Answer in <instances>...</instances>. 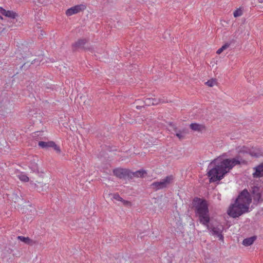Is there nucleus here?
I'll use <instances>...</instances> for the list:
<instances>
[{
  "instance_id": "obj_17",
  "label": "nucleus",
  "mask_w": 263,
  "mask_h": 263,
  "mask_svg": "<svg viewBox=\"0 0 263 263\" xmlns=\"http://www.w3.org/2000/svg\"><path fill=\"white\" fill-rule=\"evenodd\" d=\"M230 43H226L224 45L222 46L221 48L217 50L216 53L218 54H220L223 50L228 48L230 46Z\"/></svg>"
},
{
  "instance_id": "obj_2",
  "label": "nucleus",
  "mask_w": 263,
  "mask_h": 263,
  "mask_svg": "<svg viewBox=\"0 0 263 263\" xmlns=\"http://www.w3.org/2000/svg\"><path fill=\"white\" fill-rule=\"evenodd\" d=\"M193 205L195 208L196 215L198 217L200 223L206 227L212 235L217 237L220 240L223 241L224 237L222 235L223 226L221 224L210 226L209 224L210 218L206 201L196 197L193 201Z\"/></svg>"
},
{
  "instance_id": "obj_15",
  "label": "nucleus",
  "mask_w": 263,
  "mask_h": 263,
  "mask_svg": "<svg viewBox=\"0 0 263 263\" xmlns=\"http://www.w3.org/2000/svg\"><path fill=\"white\" fill-rule=\"evenodd\" d=\"M256 238L251 237L245 239L242 241V244L245 246H249L251 245L255 241Z\"/></svg>"
},
{
  "instance_id": "obj_8",
  "label": "nucleus",
  "mask_w": 263,
  "mask_h": 263,
  "mask_svg": "<svg viewBox=\"0 0 263 263\" xmlns=\"http://www.w3.org/2000/svg\"><path fill=\"white\" fill-rule=\"evenodd\" d=\"M253 197L254 200L258 202L263 200L262 195L261 194L260 189L258 186H254L252 188Z\"/></svg>"
},
{
  "instance_id": "obj_25",
  "label": "nucleus",
  "mask_w": 263,
  "mask_h": 263,
  "mask_svg": "<svg viewBox=\"0 0 263 263\" xmlns=\"http://www.w3.org/2000/svg\"><path fill=\"white\" fill-rule=\"evenodd\" d=\"M161 102V101L160 100H157L156 99H153L152 105H157Z\"/></svg>"
},
{
  "instance_id": "obj_16",
  "label": "nucleus",
  "mask_w": 263,
  "mask_h": 263,
  "mask_svg": "<svg viewBox=\"0 0 263 263\" xmlns=\"http://www.w3.org/2000/svg\"><path fill=\"white\" fill-rule=\"evenodd\" d=\"M18 178L22 181L28 182L29 181V177L25 174L21 173L18 175Z\"/></svg>"
},
{
  "instance_id": "obj_20",
  "label": "nucleus",
  "mask_w": 263,
  "mask_h": 263,
  "mask_svg": "<svg viewBox=\"0 0 263 263\" xmlns=\"http://www.w3.org/2000/svg\"><path fill=\"white\" fill-rule=\"evenodd\" d=\"M153 98H146L144 101V104L147 106H150L152 105V101Z\"/></svg>"
},
{
  "instance_id": "obj_7",
  "label": "nucleus",
  "mask_w": 263,
  "mask_h": 263,
  "mask_svg": "<svg viewBox=\"0 0 263 263\" xmlns=\"http://www.w3.org/2000/svg\"><path fill=\"white\" fill-rule=\"evenodd\" d=\"M250 155L255 158L263 156V149L257 146L250 147Z\"/></svg>"
},
{
  "instance_id": "obj_19",
  "label": "nucleus",
  "mask_w": 263,
  "mask_h": 263,
  "mask_svg": "<svg viewBox=\"0 0 263 263\" xmlns=\"http://www.w3.org/2000/svg\"><path fill=\"white\" fill-rule=\"evenodd\" d=\"M242 14V11L240 9H237L233 13L234 16L237 17L241 16Z\"/></svg>"
},
{
  "instance_id": "obj_5",
  "label": "nucleus",
  "mask_w": 263,
  "mask_h": 263,
  "mask_svg": "<svg viewBox=\"0 0 263 263\" xmlns=\"http://www.w3.org/2000/svg\"><path fill=\"white\" fill-rule=\"evenodd\" d=\"M86 8L85 5L83 4L76 5L67 9L66 11V14L67 16H71L83 11Z\"/></svg>"
},
{
  "instance_id": "obj_28",
  "label": "nucleus",
  "mask_w": 263,
  "mask_h": 263,
  "mask_svg": "<svg viewBox=\"0 0 263 263\" xmlns=\"http://www.w3.org/2000/svg\"><path fill=\"white\" fill-rule=\"evenodd\" d=\"M259 1V3H262L263 2V0H258Z\"/></svg>"
},
{
  "instance_id": "obj_27",
  "label": "nucleus",
  "mask_w": 263,
  "mask_h": 263,
  "mask_svg": "<svg viewBox=\"0 0 263 263\" xmlns=\"http://www.w3.org/2000/svg\"><path fill=\"white\" fill-rule=\"evenodd\" d=\"M121 201V202H123V203L124 205H129V204H130V203L129 201H126V200H124V199H123V200H122V201Z\"/></svg>"
},
{
  "instance_id": "obj_26",
  "label": "nucleus",
  "mask_w": 263,
  "mask_h": 263,
  "mask_svg": "<svg viewBox=\"0 0 263 263\" xmlns=\"http://www.w3.org/2000/svg\"><path fill=\"white\" fill-rule=\"evenodd\" d=\"M176 135L180 139H181L184 137L183 135L180 133H177Z\"/></svg>"
},
{
  "instance_id": "obj_10",
  "label": "nucleus",
  "mask_w": 263,
  "mask_h": 263,
  "mask_svg": "<svg viewBox=\"0 0 263 263\" xmlns=\"http://www.w3.org/2000/svg\"><path fill=\"white\" fill-rule=\"evenodd\" d=\"M255 172L253 173L254 178H258L263 177V162L253 168Z\"/></svg>"
},
{
  "instance_id": "obj_1",
  "label": "nucleus",
  "mask_w": 263,
  "mask_h": 263,
  "mask_svg": "<svg viewBox=\"0 0 263 263\" xmlns=\"http://www.w3.org/2000/svg\"><path fill=\"white\" fill-rule=\"evenodd\" d=\"M236 151L237 155L234 158L222 159L219 157L209 164L208 176L210 177V182L221 180L234 166L245 163L243 157L246 155H250V147L240 145L236 147Z\"/></svg>"
},
{
  "instance_id": "obj_12",
  "label": "nucleus",
  "mask_w": 263,
  "mask_h": 263,
  "mask_svg": "<svg viewBox=\"0 0 263 263\" xmlns=\"http://www.w3.org/2000/svg\"><path fill=\"white\" fill-rule=\"evenodd\" d=\"M0 13L5 16L11 18H15L17 16V14L15 12L12 11L6 10L2 7H0Z\"/></svg>"
},
{
  "instance_id": "obj_3",
  "label": "nucleus",
  "mask_w": 263,
  "mask_h": 263,
  "mask_svg": "<svg viewBox=\"0 0 263 263\" xmlns=\"http://www.w3.org/2000/svg\"><path fill=\"white\" fill-rule=\"evenodd\" d=\"M251 198L247 190H244L239 195L235 202L230 206L228 214L233 218H236L248 212Z\"/></svg>"
},
{
  "instance_id": "obj_30",
  "label": "nucleus",
  "mask_w": 263,
  "mask_h": 263,
  "mask_svg": "<svg viewBox=\"0 0 263 263\" xmlns=\"http://www.w3.org/2000/svg\"><path fill=\"white\" fill-rule=\"evenodd\" d=\"M0 19H3V17L0 15Z\"/></svg>"
},
{
  "instance_id": "obj_13",
  "label": "nucleus",
  "mask_w": 263,
  "mask_h": 263,
  "mask_svg": "<svg viewBox=\"0 0 263 263\" xmlns=\"http://www.w3.org/2000/svg\"><path fill=\"white\" fill-rule=\"evenodd\" d=\"M190 126L194 131H202L205 129V126L203 125L196 123L191 124Z\"/></svg>"
},
{
  "instance_id": "obj_4",
  "label": "nucleus",
  "mask_w": 263,
  "mask_h": 263,
  "mask_svg": "<svg viewBox=\"0 0 263 263\" xmlns=\"http://www.w3.org/2000/svg\"><path fill=\"white\" fill-rule=\"evenodd\" d=\"M174 179V178L173 175L167 176L164 179L160 180L159 181L154 182L151 184V186L156 191L162 189L166 187L172 183Z\"/></svg>"
},
{
  "instance_id": "obj_14",
  "label": "nucleus",
  "mask_w": 263,
  "mask_h": 263,
  "mask_svg": "<svg viewBox=\"0 0 263 263\" xmlns=\"http://www.w3.org/2000/svg\"><path fill=\"white\" fill-rule=\"evenodd\" d=\"M17 239L27 245H33V244L34 243L33 240L28 237H25L23 236H18L17 237Z\"/></svg>"
},
{
  "instance_id": "obj_6",
  "label": "nucleus",
  "mask_w": 263,
  "mask_h": 263,
  "mask_svg": "<svg viewBox=\"0 0 263 263\" xmlns=\"http://www.w3.org/2000/svg\"><path fill=\"white\" fill-rule=\"evenodd\" d=\"M39 145L43 148H48V147H52L58 153H60L61 149L53 141L44 142L40 141Z\"/></svg>"
},
{
  "instance_id": "obj_9",
  "label": "nucleus",
  "mask_w": 263,
  "mask_h": 263,
  "mask_svg": "<svg viewBox=\"0 0 263 263\" xmlns=\"http://www.w3.org/2000/svg\"><path fill=\"white\" fill-rule=\"evenodd\" d=\"M114 175L119 178H124L128 176V171L126 169L117 168L113 171Z\"/></svg>"
},
{
  "instance_id": "obj_11",
  "label": "nucleus",
  "mask_w": 263,
  "mask_h": 263,
  "mask_svg": "<svg viewBox=\"0 0 263 263\" xmlns=\"http://www.w3.org/2000/svg\"><path fill=\"white\" fill-rule=\"evenodd\" d=\"M87 42V40L85 39H79L72 44V48L73 50L83 48Z\"/></svg>"
},
{
  "instance_id": "obj_29",
  "label": "nucleus",
  "mask_w": 263,
  "mask_h": 263,
  "mask_svg": "<svg viewBox=\"0 0 263 263\" xmlns=\"http://www.w3.org/2000/svg\"><path fill=\"white\" fill-rule=\"evenodd\" d=\"M34 185H35V186L37 187V189H38V185H36V184H35Z\"/></svg>"
},
{
  "instance_id": "obj_22",
  "label": "nucleus",
  "mask_w": 263,
  "mask_h": 263,
  "mask_svg": "<svg viewBox=\"0 0 263 263\" xmlns=\"http://www.w3.org/2000/svg\"><path fill=\"white\" fill-rule=\"evenodd\" d=\"M216 82L215 80L212 79L211 80L207 81L206 82V84L210 87H212L216 84Z\"/></svg>"
},
{
  "instance_id": "obj_23",
  "label": "nucleus",
  "mask_w": 263,
  "mask_h": 263,
  "mask_svg": "<svg viewBox=\"0 0 263 263\" xmlns=\"http://www.w3.org/2000/svg\"><path fill=\"white\" fill-rule=\"evenodd\" d=\"M13 198L12 199L14 200V201L15 202H18L19 200L21 199L20 197L17 195L16 194H13Z\"/></svg>"
},
{
  "instance_id": "obj_21",
  "label": "nucleus",
  "mask_w": 263,
  "mask_h": 263,
  "mask_svg": "<svg viewBox=\"0 0 263 263\" xmlns=\"http://www.w3.org/2000/svg\"><path fill=\"white\" fill-rule=\"evenodd\" d=\"M112 198L117 200V201H122L123 200V198L122 197H121L120 196V195L118 194V193H116V194H113L112 195Z\"/></svg>"
},
{
  "instance_id": "obj_18",
  "label": "nucleus",
  "mask_w": 263,
  "mask_h": 263,
  "mask_svg": "<svg viewBox=\"0 0 263 263\" xmlns=\"http://www.w3.org/2000/svg\"><path fill=\"white\" fill-rule=\"evenodd\" d=\"M146 174L145 171H138L134 173L133 175L135 177H141L144 175V174Z\"/></svg>"
},
{
  "instance_id": "obj_24",
  "label": "nucleus",
  "mask_w": 263,
  "mask_h": 263,
  "mask_svg": "<svg viewBox=\"0 0 263 263\" xmlns=\"http://www.w3.org/2000/svg\"><path fill=\"white\" fill-rule=\"evenodd\" d=\"M30 168L33 171L35 172L37 171V166L36 163H34L30 166Z\"/></svg>"
}]
</instances>
